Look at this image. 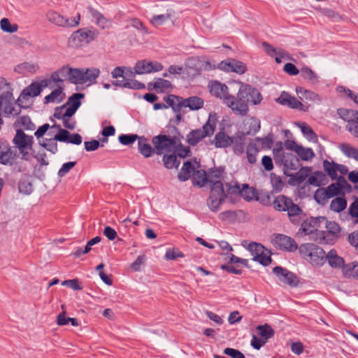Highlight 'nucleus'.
<instances>
[{
    "mask_svg": "<svg viewBox=\"0 0 358 358\" xmlns=\"http://www.w3.org/2000/svg\"><path fill=\"white\" fill-rule=\"evenodd\" d=\"M172 87L170 81L162 78H157L148 84L149 90H156L162 92L169 91Z\"/></svg>",
    "mask_w": 358,
    "mask_h": 358,
    "instance_id": "nucleus-34",
    "label": "nucleus"
},
{
    "mask_svg": "<svg viewBox=\"0 0 358 358\" xmlns=\"http://www.w3.org/2000/svg\"><path fill=\"white\" fill-rule=\"evenodd\" d=\"M64 93L63 89L60 86L53 90L50 94L45 97V102L48 103H59L63 100Z\"/></svg>",
    "mask_w": 358,
    "mask_h": 358,
    "instance_id": "nucleus-40",
    "label": "nucleus"
},
{
    "mask_svg": "<svg viewBox=\"0 0 358 358\" xmlns=\"http://www.w3.org/2000/svg\"><path fill=\"white\" fill-rule=\"evenodd\" d=\"M218 68L227 72H234L238 74H243L247 70V66L244 63L234 59L221 62Z\"/></svg>",
    "mask_w": 358,
    "mask_h": 358,
    "instance_id": "nucleus-17",
    "label": "nucleus"
},
{
    "mask_svg": "<svg viewBox=\"0 0 358 358\" xmlns=\"http://www.w3.org/2000/svg\"><path fill=\"white\" fill-rule=\"evenodd\" d=\"M341 152L347 157L354 158L358 161V150L348 144H342L340 146Z\"/></svg>",
    "mask_w": 358,
    "mask_h": 358,
    "instance_id": "nucleus-54",
    "label": "nucleus"
},
{
    "mask_svg": "<svg viewBox=\"0 0 358 358\" xmlns=\"http://www.w3.org/2000/svg\"><path fill=\"white\" fill-rule=\"evenodd\" d=\"M55 139L60 142L80 145L82 143V137L78 134H71L66 129H61L59 134L55 135Z\"/></svg>",
    "mask_w": 358,
    "mask_h": 358,
    "instance_id": "nucleus-24",
    "label": "nucleus"
},
{
    "mask_svg": "<svg viewBox=\"0 0 358 358\" xmlns=\"http://www.w3.org/2000/svg\"><path fill=\"white\" fill-rule=\"evenodd\" d=\"M325 178L324 174L321 171L314 172L308 179V182L313 186L319 187L322 184Z\"/></svg>",
    "mask_w": 358,
    "mask_h": 358,
    "instance_id": "nucleus-55",
    "label": "nucleus"
},
{
    "mask_svg": "<svg viewBox=\"0 0 358 358\" xmlns=\"http://www.w3.org/2000/svg\"><path fill=\"white\" fill-rule=\"evenodd\" d=\"M68 66H65L57 71L53 72L49 79H44L50 81V87H52V83H60L65 80H68Z\"/></svg>",
    "mask_w": 358,
    "mask_h": 358,
    "instance_id": "nucleus-33",
    "label": "nucleus"
},
{
    "mask_svg": "<svg viewBox=\"0 0 358 358\" xmlns=\"http://www.w3.org/2000/svg\"><path fill=\"white\" fill-rule=\"evenodd\" d=\"M273 208L278 211H287L289 217L299 215L301 208L292 200L284 195H278L273 203Z\"/></svg>",
    "mask_w": 358,
    "mask_h": 358,
    "instance_id": "nucleus-9",
    "label": "nucleus"
},
{
    "mask_svg": "<svg viewBox=\"0 0 358 358\" xmlns=\"http://www.w3.org/2000/svg\"><path fill=\"white\" fill-rule=\"evenodd\" d=\"M152 143L158 155L171 152L175 146V141L164 135L155 136L152 138Z\"/></svg>",
    "mask_w": 358,
    "mask_h": 358,
    "instance_id": "nucleus-15",
    "label": "nucleus"
},
{
    "mask_svg": "<svg viewBox=\"0 0 358 358\" xmlns=\"http://www.w3.org/2000/svg\"><path fill=\"white\" fill-rule=\"evenodd\" d=\"M163 68V65L158 62L141 60L136 62L134 66V72L138 75L151 73L160 71Z\"/></svg>",
    "mask_w": 358,
    "mask_h": 358,
    "instance_id": "nucleus-16",
    "label": "nucleus"
},
{
    "mask_svg": "<svg viewBox=\"0 0 358 358\" xmlns=\"http://www.w3.org/2000/svg\"><path fill=\"white\" fill-rule=\"evenodd\" d=\"M48 20L56 26L64 27H76L79 24L80 14L77 13L72 17H66L57 12L50 10L46 15Z\"/></svg>",
    "mask_w": 358,
    "mask_h": 358,
    "instance_id": "nucleus-10",
    "label": "nucleus"
},
{
    "mask_svg": "<svg viewBox=\"0 0 358 358\" xmlns=\"http://www.w3.org/2000/svg\"><path fill=\"white\" fill-rule=\"evenodd\" d=\"M299 252L302 257L313 266H320L326 261L324 250L313 243H304L300 245Z\"/></svg>",
    "mask_w": 358,
    "mask_h": 358,
    "instance_id": "nucleus-4",
    "label": "nucleus"
},
{
    "mask_svg": "<svg viewBox=\"0 0 358 358\" xmlns=\"http://www.w3.org/2000/svg\"><path fill=\"white\" fill-rule=\"evenodd\" d=\"M344 273L349 277L358 278V263L352 262L345 265Z\"/></svg>",
    "mask_w": 358,
    "mask_h": 358,
    "instance_id": "nucleus-59",
    "label": "nucleus"
},
{
    "mask_svg": "<svg viewBox=\"0 0 358 358\" xmlns=\"http://www.w3.org/2000/svg\"><path fill=\"white\" fill-rule=\"evenodd\" d=\"M254 261L258 262L263 266L268 265L271 262L270 252L264 248L262 254L257 255Z\"/></svg>",
    "mask_w": 358,
    "mask_h": 358,
    "instance_id": "nucleus-62",
    "label": "nucleus"
},
{
    "mask_svg": "<svg viewBox=\"0 0 358 358\" xmlns=\"http://www.w3.org/2000/svg\"><path fill=\"white\" fill-rule=\"evenodd\" d=\"M195 168L189 162L183 164L180 171L178 173V178L180 181H186L193 175Z\"/></svg>",
    "mask_w": 358,
    "mask_h": 358,
    "instance_id": "nucleus-39",
    "label": "nucleus"
},
{
    "mask_svg": "<svg viewBox=\"0 0 358 358\" xmlns=\"http://www.w3.org/2000/svg\"><path fill=\"white\" fill-rule=\"evenodd\" d=\"M241 196L247 200L250 201L257 198V193L255 188L245 185L240 192Z\"/></svg>",
    "mask_w": 358,
    "mask_h": 358,
    "instance_id": "nucleus-56",
    "label": "nucleus"
},
{
    "mask_svg": "<svg viewBox=\"0 0 358 358\" xmlns=\"http://www.w3.org/2000/svg\"><path fill=\"white\" fill-rule=\"evenodd\" d=\"M337 180L338 182L331 184L326 189H322L317 191L315 194V197L318 195L320 192H322V194H324L325 196L328 199L332 198L340 194V193L342 191L343 186L344 185H347V181L343 176H340Z\"/></svg>",
    "mask_w": 358,
    "mask_h": 358,
    "instance_id": "nucleus-19",
    "label": "nucleus"
},
{
    "mask_svg": "<svg viewBox=\"0 0 358 358\" xmlns=\"http://www.w3.org/2000/svg\"><path fill=\"white\" fill-rule=\"evenodd\" d=\"M216 122V115L215 113H210L207 122L202 128L193 129L186 136L187 142L194 146L204 138L212 136L215 129Z\"/></svg>",
    "mask_w": 358,
    "mask_h": 358,
    "instance_id": "nucleus-3",
    "label": "nucleus"
},
{
    "mask_svg": "<svg viewBox=\"0 0 358 358\" xmlns=\"http://www.w3.org/2000/svg\"><path fill=\"white\" fill-rule=\"evenodd\" d=\"M138 147L139 152L146 158L151 157L155 152V148L151 147L148 140L143 136H140L138 138Z\"/></svg>",
    "mask_w": 358,
    "mask_h": 358,
    "instance_id": "nucleus-35",
    "label": "nucleus"
},
{
    "mask_svg": "<svg viewBox=\"0 0 358 358\" xmlns=\"http://www.w3.org/2000/svg\"><path fill=\"white\" fill-rule=\"evenodd\" d=\"M124 88L141 90L145 88V85L136 80L127 79L124 84Z\"/></svg>",
    "mask_w": 358,
    "mask_h": 358,
    "instance_id": "nucleus-64",
    "label": "nucleus"
},
{
    "mask_svg": "<svg viewBox=\"0 0 358 358\" xmlns=\"http://www.w3.org/2000/svg\"><path fill=\"white\" fill-rule=\"evenodd\" d=\"M276 101L281 105L287 106L291 108L297 109L301 111H306L307 108L294 96L283 92L280 96L276 99Z\"/></svg>",
    "mask_w": 358,
    "mask_h": 358,
    "instance_id": "nucleus-20",
    "label": "nucleus"
},
{
    "mask_svg": "<svg viewBox=\"0 0 358 358\" xmlns=\"http://www.w3.org/2000/svg\"><path fill=\"white\" fill-rule=\"evenodd\" d=\"M297 125L301 129L303 136L308 140L313 142H317V137L314 133L313 130L306 123H298Z\"/></svg>",
    "mask_w": 358,
    "mask_h": 358,
    "instance_id": "nucleus-44",
    "label": "nucleus"
},
{
    "mask_svg": "<svg viewBox=\"0 0 358 358\" xmlns=\"http://www.w3.org/2000/svg\"><path fill=\"white\" fill-rule=\"evenodd\" d=\"M296 92L299 98L302 101L306 100L316 103H320L321 102L320 96L317 94L310 90L303 89L301 87H297L296 88Z\"/></svg>",
    "mask_w": 358,
    "mask_h": 358,
    "instance_id": "nucleus-27",
    "label": "nucleus"
},
{
    "mask_svg": "<svg viewBox=\"0 0 358 358\" xmlns=\"http://www.w3.org/2000/svg\"><path fill=\"white\" fill-rule=\"evenodd\" d=\"M164 100L175 112H178L180 108L182 107L181 103L182 99H180L174 95H169Z\"/></svg>",
    "mask_w": 358,
    "mask_h": 358,
    "instance_id": "nucleus-51",
    "label": "nucleus"
},
{
    "mask_svg": "<svg viewBox=\"0 0 358 358\" xmlns=\"http://www.w3.org/2000/svg\"><path fill=\"white\" fill-rule=\"evenodd\" d=\"M68 80L74 84H84L83 69H73L68 66Z\"/></svg>",
    "mask_w": 358,
    "mask_h": 358,
    "instance_id": "nucleus-31",
    "label": "nucleus"
},
{
    "mask_svg": "<svg viewBox=\"0 0 358 358\" xmlns=\"http://www.w3.org/2000/svg\"><path fill=\"white\" fill-rule=\"evenodd\" d=\"M272 241L273 245L280 250L292 252L297 249V244L294 239L285 235H275Z\"/></svg>",
    "mask_w": 358,
    "mask_h": 358,
    "instance_id": "nucleus-18",
    "label": "nucleus"
},
{
    "mask_svg": "<svg viewBox=\"0 0 358 358\" xmlns=\"http://www.w3.org/2000/svg\"><path fill=\"white\" fill-rule=\"evenodd\" d=\"M231 145L232 146L233 151L236 155H240L243 153L244 143L241 138L238 137H233Z\"/></svg>",
    "mask_w": 358,
    "mask_h": 358,
    "instance_id": "nucleus-58",
    "label": "nucleus"
},
{
    "mask_svg": "<svg viewBox=\"0 0 358 358\" xmlns=\"http://www.w3.org/2000/svg\"><path fill=\"white\" fill-rule=\"evenodd\" d=\"M219 219L223 222H231L236 220V214L232 210H226L219 214Z\"/></svg>",
    "mask_w": 358,
    "mask_h": 358,
    "instance_id": "nucleus-63",
    "label": "nucleus"
},
{
    "mask_svg": "<svg viewBox=\"0 0 358 358\" xmlns=\"http://www.w3.org/2000/svg\"><path fill=\"white\" fill-rule=\"evenodd\" d=\"M339 116L348 122L346 129L355 136L358 137V111L352 109L338 110Z\"/></svg>",
    "mask_w": 358,
    "mask_h": 358,
    "instance_id": "nucleus-12",
    "label": "nucleus"
},
{
    "mask_svg": "<svg viewBox=\"0 0 358 358\" xmlns=\"http://www.w3.org/2000/svg\"><path fill=\"white\" fill-rule=\"evenodd\" d=\"M56 141H57L55 139L54 136L53 138L45 139L42 142H39V145L52 154H55L57 152V143Z\"/></svg>",
    "mask_w": 358,
    "mask_h": 358,
    "instance_id": "nucleus-53",
    "label": "nucleus"
},
{
    "mask_svg": "<svg viewBox=\"0 0 358 358\" xmlns=\"http://www.w3.org/2000/svg\"><path fill=\"white\" fill-rule=\"evenodd\" d=\"M209 89L212 95L222 99L223 102L234 113L236 97L229 94L226 85L215 81L209 85Z\"/></svg>",
    "mask_w": 358,
    "mask_h": 358,
    "instance_id": "nucleus-7",
    "label": "nucleus"
},
{
    "mask_svg": "<svg viewBox=\"0 0 358 358\" xmlns=\"http://www.w3.org/2000/svg\"><path fill=\"white\" fill-rule=\"evenodd\" d=\"M85 83H94L100 73L99 69L96 68L83 69Z\"/></svg>",
    "mask_w": 358,
    "mask_h": 358,
    "instance_id": "nucleus-47",
    "label": "nucleus"
},
{
    "mask_svg": "<svg viewBox=\"0 0 358 358\" xmlns=\"http://www.w3.org/2000/svg\"><path fill=\"white\" fill-rule=\"evenodd\" d=\"M296 154L303 161H310L315 157V153L311 148H304L301 145L298 148Z\"/></svg>",
    "mask_w": 358,
    "mask_h": 358,
    "instance_id": "nucleus-50",
    "label": "nucleus"
},
{
    "mask_svg": "<svg viewBox=\"0 0 358 358\" xmlns=\"http://www.w3.org/2000/svg\"><path fill=\"white\" fill-rule=\"evenodd\" d=\"M83 94L81 93L73 94L70 96L66 103L67 115H73L78 108L80 106L81 102L80 99L83 97Z\"/></svg>",
    "mask_w": 358,
    "mask_h": 358,
    "instance_id": "nucleus-28",
    "label": "nucleus"
},
{
    "mask_svg": "<svg viewBox=\"0 0 358 358\" xmlns=\"http://www.w3.org/2000/svg\"><path fill=\"white\" fill-rule=\"evenodd\" d=\"M337 163L333 161L325 159L323 161V169L325 173L331 180H338L339 177L337 175Z\"/></svg>",
    "mask_w": 358,
    "mask_h": 358,
    "instance_id": "nucleus-38",
    "label": "nucleus"
},
{
    "mask_svg": "<svg viewBox=\"0 0 358 358\" xmlns=\"http://www.w3.org/2000/svg\"><path fill=\"white\" fill-rule=\"evenodd\" d=\"M163 162L167 169L178 168L180 164V162L178 161L176 156L173 155H164Z\"/></svg>",
    "mask_w": 358,
    "mask_h": 358,
    "instance_id": "nucleus-60",
    "label": "nucleus"
},
{
    "mask_svg": "<svg viewBox=\"0 0 358 358\" xmlns=\"http://www.w3.org/2000/svg\"><path fill=\"white\" fill-rule=\"evenodd\" d=\"M10 83L3 77H0V110L6 116H16L21 112L17 100L15 101Z\"/></svg>",
    "mask_w": 358,
    "mask_h": 358,
    "instance_id": "nucleus-2",
    "label": "nucleus"
},
{
    "mask_svg": "<svg viewBox=\"0 0 358 358\" xmlns=\"http://www.w3.org/2000/svg\"><path fill=\"white\" fill-rule=\"evenodd\" d=\"M337 93L342 98H350L358 106V94L354 93L350 89H348L343 86H338L336 89Z\"/></svg>",
    "mask_w": 358,
    "mask_h": 358,
    "instance_id": "nucleus-43",
    "label": "nucleus"
},
{
    "mask_svg": "<svg viewBox=\"0 0 358 358\" xmlns=\"http://www.w3.org/2000/svg\"><path fill=\"white\" fill-rule=\"evenodd\" d=\"M88 12L91 20L101 29H109L111 27V21L97 10L89 8Z\"/></svg>",
    "mask_w": 358,
    "mask_h": 358,
    "instance_id": "nucleus-23",
    "label": "nucleus"
},
{
    "mask_svg": "<svg viewBox=\"0 0 358 358\" xmlns=\"http://www.w3.org/2000/svg\"><path fill=\"white\" fill-rule=\"evenodd\" d=\"M232 138L223 131H219L215 134L213 142L216 148H226L231 145Z\"/></svg>",
    "mask_w": 358,
    "mask_h": 358,
    "instance_id": "nucleus-32",
    "label": "nucleus"
},
{
    "mask_svg": "<svg viewBox=\"0 0 358 358\" xmlns=\"http://www.w3.org/2000/svg\"><path fill=\"white\" fill-rule=\"evenodd\" d=\"M273 152L275 161L283 164L284 172L287 176H290L291 171H296L299 167V160L294 155L285 152L282 148L275 149Z\"/></svg>",
    "mask_w": 358,
    "mask_h": 358,
    "instance_id": "nucleus-6",
    "label": "nucleus"
},
{
    "mask_svg": "<svg viewBox=\"0 0 358 358\" xmlns=\"http://www.w3.org/2000/svg\"><path fill=\"white\" fill-rule=\"evenodd\" d=\"M209 183L211 184V187L214 185L215 182H222L221 179L223 178V170L221 169H210L208 172Z\"/></svg>",
    "mask_w": 358,
    "mask_h": 358,
    "instance_id": "nucleus-48",
    "label": "nucleus"
},
{
    "mask_svg": "<svg viewBox=\"0 0 358 358\" xmlns=\"http://www.w3.org/2000/svg\"><path fill=\"white\" fill-rule=\"evenodd\" d=\"M18 157L15 148L11 147L7 142H0V164L3 165L13 164Z\"/></svg>",
    "mask_w": 358,
    "mask_h": 358,
    "instance_id": "nucleus-14",
    "label": "nucleus"
},
{
    "mask_svg": "<svg viewBox=\"0 0 358 358\" xmlns=\"http://www.w3.org/2000/svg\"><path fill=\"white\" fill-rule=\"evenodd\" d=\"M347 206V201L343 197H336L333 199L330 204V209L334 212L339 213L343 210Z\"/></svg>",
    "mask_w": 358,
    "mask_h": 358,
    "instance_id": "nucleus-49",
    "label": "nucleus"
},
{
    "mask_svg": "<svg viewBox=\"0 0 358 358\" xmlns=\"http://www.w3.org/2000/svg\"><path fill=\"white\" fill-rule=\"evenodd\" d=\"M182 107L189 108L191 110H198L203 106V100L196 96L182 99L181 101Z\"/></svg>",
    "mask_w": 358,
    "mask_h": 358,
    "instance_id": "nucleus-30",
    "label": "nucleus"
},
{
    "mask_svg": "<svg viewBox=\"0 0 358 358\" xmlns=\"http://www.w3.org/2000/svg\"><path fill=\"white\" fill-rule=\"evenodd\" d=\"M247 248L252 257V260H255L257 255H261V253L262 254L264 250V247L262 245L256 243H251L248 244Z\"/></svg>",
    "mask_w": 358,
    "mask_h": 358,
    "instance_id": "nucleus-57",
    "label": "nucleus"
},
{
    "mask_svg": "<svg viewBox=\"0 0 358 358\" xmlns=\"http://www.w3.org/2000/svg\"><path fill=\"white\" fill-rule=\"evenodd\" d=\"M266 52L271 57H274L277 63H281L282 60H292L291 55L285 50L282 48H275L268 44L267 43H262Z\"/></svg>",
    "mask_w": 358,
    "mask_h": 358,
    "instance_id": "nucleus-21",
    "label": "nucleus"
},
{
    "mask_svg": "<svg viewBox=\"0 0 358 358\" xmlns=\"http://www.w3.org/2000/svg\"><path fill=\"white\" fill-rule=\"evenodd\" d=\"M0 27L1 30L6 33L13 34L17 31V24H11L8 18H3L0 21Z\"/></svg>",
    "mask_w": 358,
    "mask_h": 358,
    "instance_id": "nucleus-52",
    "label": "nucleus"
},
{
    "mask_svg": "<svg viewBox=\"0 0 358 358\" xmlns=\"http://www.w3.org/2000/svg\"><path fill=\"white\" fill-rule=\"evenodd\" d=\"M49 87L50 81L45 80L44 79L41 80L39 83H31L29 87L23 90L20 94L17 99L19 105L20 106L22 104L24 100H27L29 97H35L38 96L43 88Z\"/></svg>",
    "mask_w": 358,
    "mask_h": 358,
    "instance_id": "nucleus-13",
    "label": "nucleus"
},
{
    "mask_svg": "<svg viewBox=\"0 0 358 358\" xmlns=\"http://www.w3.org/2000/svg\"><path fill=\"white\" fill-rule=\"evenodd\" d=\"M259 152L257 146L254 143H250L246 148V157L248 162L251 164L257 162V156Z\"/></svg>",
    "mask_w": 358,
    "mask_h": 358,
    "instance_id": "nucleus-46",
    "label": "nucleus"
},
{
    "mask_svg": "<svg viewBox=\"0 0 358 358\" xmlns=\"http://www.w3.org/2000/svg\"><path fill=\"white\" fill-rule=\"evenodd\" d=\"M257 330L258 331V334L262 339H264L265 341H267V340L270 338H271L274 334V331L271 328V327L267 324H265L264 325H259L257 327Z\"/></svg>",
    "mask_w": 358,
    "mask_h": 358,
    "instance_id": "nucleus-45",
    "label": "nucleus"
},
{
    "mask_svg": "<svg viewBox=\"0 0 358 358\" xmlns=\"http://www.w3.org/2000/svg\"><path fill=\"white\" fill-rule=\"evenodd\" d=\"M138 136L137 134H122L118 137L119 141L124 145H129L132 144L136 140L138 141Z\"/></svg>",
    "mask_w": 358,
    "mask_h": 358,
    "instance_id": "nucleus-61",
    "label": "nucleus"
},
{
    "mask_svg": "<svg viewBox=\"0 0 358 358\" xmlns=\"http://www.w3.org/2000/svg\"><path fill=\"white\" fill-rule=\"evenodd\" d=\"M262 96L258 90L250 85L241 84L236 97L234 113L245 115L248 112V103L254 105L260 103Z\"/></svg>",
    "mask_w": 358,
    "mask_h": 358,
    "instance_id": "nucleus-1",
    "label": "nucleus"
},
{
    "mask_svg": "<svg viewBox=\"0 0 358 358\" xmlns=\"http://www.w3.org/2000/svg\"><path fill=\"white\" fill-rule=\"evenodd\" d=\"M97 36L94 31L79 29L69 38L68 44L71 48H78L93 41Z\"/></svg>",
    "mask_w": 358,
    "mask_h": 358,
    "instance_id": "nucleus-11",
    "label": "nucleus"
},
{
    "mask_svg": "<svg viewBox=\"0 0 358 358\" xmlns=\"http://www.w3.org/2000/svg\"><path fill=\"white\" fill-rule=\"evenodd\" d=\"M222 182H215L210 188V196L207 200V205L212 212H217L220 209L222 203L226 199Z\"/></svg>",
    "mask_w": 358,
    "mask_h": 358,
    "instance_id": "nucleus-8",
    "label": "nucleus"
},
{
    "mask_svg": "<svg viewBox=\"0 0 358 358\" xmlns=\"http://www.w3.org/2000/svg\"><path fill=\"white\" fill-rule=\"evenodd\" d=\"M298 235L306 236L311 235L312 238L317 241L318 239L324 238V232L315 230L314 228L308 222L302 223L299 231Z\"/></svg>",
    "mask_w": 358,
    "mask_h": 358,
    "instance_id": "nucleus-26",
    "label": "nucleus"
},
{
    "mask_svg": "<svg viewBox=\"0 0 358 358\" xmlns=\"http://www.w3.org/2000/svg\"><path fill=\"white\" fill-rule=\"evenodd\" d=\"M301 76L313 84L318 82V77L316 73L309 67L304 66L300 69Z\"/></svg>",
    "mask_w": 358,
    "mask_h": 358,
    "instance_id": "nucleus-41",
    "label": "nucleus"
},
{
    "mask_svg": "<svg viewBox=\"0 0 358 358\" xmlns=\"http://www.w3.org/2000/svg\"><path fill=\"white\" fill-rule=\"evenodd\" d=\"M244 133L248 135L255 134L260 129V120L254 117H247L243 120Z\"/></svg>",
    "mask_w": 358,
    "mask_h": 358,
    "instance_id": "nucleus-25",
    "label": "nucleus"
},
{
    "mask_svg": "<svg viewBox=\"0 0 358 358\" xmlns=\"http://www.w3.org/2000/svg\"><path fill=\"white\" fill-rule=\"evenodd\" d=\"M192 180L194 185L203 187L209 183L208 175L203 170H198L193 173Z\"/></svg>",
    "mask_w": 358,
    "mask_h": 358,
    "instance_id": "nucleus-37",
    "label": "nucleus"
},
{
    "mask_svg": "<svg viewBox=\"0 0 358 358\" xmlns=\"http://www.w3.org/2000/svg\"><path fill=\"white\" fill-rule=\"evenodd\" d=\"M273 271L278 279L285 284L294 286L298 282L296 276L285 268L280 266H275L273 268Z\"/></svg>",
    "mask_w": 358,
    "mask_h": 358,
    "instance_id": "nucleus-22",
    "label": "nucleus"
},
{
    "mask_svg": "<svg viewBox=\"0 0 358 358\" xmlns=\"http://www.w3.org/2000/svg\"><path fill=\"white\" fill-rule=\"evenodd\" d=\"M171 17H172L171 12L169 10H167V12L164 14L154 15L150 20V23L155 27H158V26L164 24L166 22L169 20Z\"/></svg>",
    "mask_w": 358,
    "mask_h": 358,
    "instance_id": "nucleus-42",
    "label": "nucleus"
},
{
    "mask_svg": "<svg viewBox=\"0 0 358 358\" xmlns=\"http://www.w3.org/2000/svg\"><path fill=\"white\" fill-rule=\"evenodd\" d=\"M13 143L15 145V148L19 150L22 159L29 160L30 158L29 151L32 150L34 143L33 136L25 134L22 129H17L13 139Z\"/></svg>",
    "mask_w": 358,
    "mask_h": 358,
    "instance_id": "nucleus-5",
    "label": "nucleus"
},
{
    "mask_svg": "<svg viewBox=\"0 0 358 358\" xmlns=\"http://www.w3.org/2000/svg\"><path fill=\"white\" fill-rule=\"evenodd\" d=\"M39 69V65L34 62H24L17 64L14 71L20 74L34 73Z\"/></svg>",
    "mask_w": 358,
    "mask_h": 358,
    "instance_id": "nucleus-29",
    "label": "nucleus"
},
{
    "mask_svg": "<svg viewBox=\"0 0 358 358\" xmlns=\"http://www.w3.org/2000/svg\"><path fill=\"white\" fill-rule=\"evenodd\" d=\"M326 259H327L331 267L337 268L345 267L343 259L339 257L334 250H330L328 254L326 255Z\"/></svg>",
    "mask_w": 358,
    "mask_h": 358,
    "instance_id": "nucleus-36",
    "label": "nucleus"
}]
</instances>
